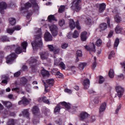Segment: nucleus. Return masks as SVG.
Instances as JSON below:
<instances>
[{"instance_id": "obj_1", "label": "nucleus", "mask_w": 125, "mask_h": 125, "mask_svg": "<svg viewBox=\"0 0 125 125\" xmlns=\"http://www.w3.org/2000/svg\"><path fill=\"white\" fill-rule=\"evenodd\" d=\"M35 40L31 44L33 49H38L39 47H42V32L41 29L36 28L35 29Z\"/></svg>"}, {"instance_id": "obj_2", "label": "nucleus", "mask_w": 125, "mask_h": 125, "mask_svg": "<svg viewBox=\"0 0 125 125\" xmlns=\"http://www.w3.org/2000/svg\"><path fill=\"white\" fill-rule=\"evenodd\" d=\"M82 0H74L72 3L71 8L73 10H76L78 12L79 10H81L80 3Z\"/></svg>"}, {"instance_id": "obj_3", "label": "nucleus", "mask_w": 125, "mask_h": 125, "mask_svg": "<svg viewBox=\"0 0 125 125\" xmlns=\"http://www.w3.org/2000/svg\"><path fill=\"white\" fill-rule=\"evenodd\" d=\"M50 31H51L52 35L53 37L57 36L58 34V27L56 24H51L49 25Z\"/></svg>"}, {"instance_id": "obj_4", "label": "nucleus", "mask_w": 125, "mask_h": 125, "mask_svg": "<svg viewBox=\"0 0 125 125\" xmlns=\"http://www.w3.org/2000/svg\"><path fill=\"white\" fill-rule=\"evenodd\" d=\"M116 91L117 94L115 96V97L118 96L119 98H121L124 94V92L125 91V88L122 86H117L116 87Z\"/></svg>"}, {"instance_id": "obj_5", "label": "nucleus", "mask_w": 125, "mask_h": 125, "mask_svg": "<svg viewBox=\"0 0 125 125\" xmlns=\"http://www.w3.org/2000/svg\"><path fill=\"white\" fill-rule=\"evenodd\" d=\"M76 26L78 30H81V26H80L79 21H77L75 23V21H74V20H70L69 21V28L71 29V30H74V29L76 28Z\"/></svg>"}, {"instance_id": "obj_6", "label": "nucleus", "mask_w": 125, "mask_h": 125, "mask_svg": "<svg viewBox=\"0 0 125 125\" xmlns=\"http://www.w3.org/2000/svg\"><path fill=\"white\" fill-rule=\"evenodd\" d=\"M49 55L48 52H42L40 53V58L42 60H47L48 63H50L51 60L48 59Z\"/></svg>"}, {"instance_id": "obj_7", "label": "nucleus", "mask_w": 125, "mask_h": 125, "mask_svg": "<svg viewBox=\"0 0 125 125\" xmlns=\"http://www.w3.org/2000/svg\"><path fill=\"white\" fill-rule=\"evenodd\" d=\"M16 58V55L14 53L11 54L9 55L7 57V60H6V63L7 64H11V63L12 62V61L15 59Z\"/></svg>"}, {"instance_id": "obj_8", "label": "nucleus", "mask_w": 125, "mask_h": 125, "mask_svg": "<svg viewBox=\"0 0 125 125\" xmlns=\"http://www.w3.org/2000/svg\"><path fill=\"white\" fill-rule=\"evenodd\" d=\"M7 5L4 2H0V12L1 14L4 13V9H6Z\"/></svg>"}, {"instance_id": "obj_9", "label": "nucleus", "mask_w": 125, "mask_h": 125, "mask_svg": "<svg viewBox=\"0 0 125 125\" xmlns=\"http://www.w3.org/2000/svg\"><path fill=\"white\" fill-rule=\"evenodd\" d=\"M85 49L87 50L90 52H95L96 49H95V45L94 43H92L90 46H85Z\"/></svg>"}, {"instance_id": "obj_10", "label": "nucleus", "mask_w": 125, "mask_h": 125, "mask_svg": "<svg viewBox=\"0 0 125 125\" xmlns=\"http://www.w3.org/2000/svg\"><path fill=\"white\" fill-rule=\"evenodd\" d=\"M27 83H28V80L25 78L22 77L21 79L20 85H21V86H25V87H26Z\"/></svg>"}, {"instance_id": "obj_11", "label": "nucleus", "mask_w": 125, "mask_h": 125, "mask_svg": "<svg viewBox=\"0 0 125 125\" xmlns=\"http://www.w3.org/2000/svg\"><path fill=\"white\" fill-rule=\"evenodd\" d=\"M44 40L46 42L52 41V36L49 32H46L44 35Z\"/></svg>"}, {"instance_id": "obj_12", "label": "nucleus", "mask_w": 125, "mask_h": 125, "mask_svg": "<svg viewBox=\"0 0 125 125\" xmlns=\"http://www.w3.org/2000/svg\"><path fill=\"white\" fill-rule=\"evenodd\" d=\"M90 82L89 79H86L83 82V85L84 89H88L89 87Z\"/></svg>"}, {"instance_id": "obj_13", "label": "nucleus", "mask_w": 125, "mask_h": 125, "mask_svg": "<svg viewBox=\"0 0 125 125\" xmlns=\"http://www.w3.org/2000/svg\"><path fill=\"white\" fill-rule=\"evenodd\" d=\"M106 106L107 104H106V103H104L101 104L99 109L100 114H102L103 112L106 110Z\"/></svg>"}, {"instance_id": "obj_14", "label": "nucleus", "mask_w": 125, "mask_h": 125, "mask_svg": "<svg viewBox=\"0 0 125 125\" xmlns=\"http://www.w3.org/2000/svg\"><path fill=\"white\" fill-rule=\"evenodd\" d=\"M87 32L86 31H84L81 33V39L82 42H85V41H86V39H87Z\"/></svg>"}, {"instance_id": "obj_15", "label": "nucleus", "mask_w": 125, "mask_h": 125, "mask_svg": "<svg viewBox=\"0 0 125 125\" xmlns=\"http://www.w3.org/2000/svg\"><path fill=\"white\" fill-rule=\"evenodd\" d=\"M106 9V4L103 3L100 4L99 8V12L102 13L103 11Z\"/></svg>"}, {"instance_id": "obj_16", "label": "nucleus", "mask_w": 125, "mask_h": 125, "mask_svg": "<svg viewBox=\"0 0 125 125\" xmlns=\"http://www.w3.org/2000/svg\"><path fill=\"white\" fill-rule=\"evenodd\" d=\"M89 117H90L89 114L85 112H82L80 114V118L82 120H84V119H86V118H89Z\"/></svg>"}, {"instance_id": "obj_17", "label": "nucleus", "mask_w": 125, "mask_h": 125, "mask_svg": "<svg viewBox=\"0 0 125 125\" xmlns=\"http://www.w3.org/2000/svg\"><path fill=\"white\" fill-rule=\"evenodd\" d=\"M31 6V3L27 2L24 4V5L21 8V11H22V10H26L28 9V8H30Z\"/></svg>"}, {"instance_id": "obj_18", "label": "nucleus", "mask_w": 125, "mask_h": 125, "mask_svg": "<svg viewBox=\"0 0 125 125\" xmlns=\"http://www.w3.org/2000/svg\"><path fill=\"white\" fill-rule=\"evenodd\" d=\"M21 104H29V101L26 98H22L21 101L19 102V104L21 105Z\"/></svg>"}, {"instance_id": "obj_19", "label": "nucleus", "mask_w": 125, "mask_h": 125, "mask_svg": "<svg viewBox=\"0 0 125 125\" xmlns=\"http://www.w3.org/2000/svg\"><path fill=\"white\" fill-rule=\"evenodd\" d=\"M32 112L35 116H37L40 114L39 111V107L38 106H34L32 108Z\"/></svg>"}, {"instance_id": "obj_20", "label": "nucleus", "mask_w": 125, "mask_h": 125, "mask_svg": "<svg viewBox=\"0 0 125 125\" xmlns=\"http://www.w3.org/2000/svg\"><path fill=\"white\" fill-rule=\"evenodd\" d=\"M87 65V63L85 62H81L79 65V69H80L81 71H83L84 67H86Z\"/></svg>"}, {"instance_id": "obj_21", "label": "nucleus", "mask_w": 125, "mask_h": 125, "mask_svg": "<svg viewBox=\"0 0 125 125\" xmlns=\"http://www.w3.org/2000/svg\"><path fill=\"white\" fill-rule=\"evenodd\" d=\"M61 104L62 105L65 106V108H66V109L67 110H70V108H71V106L70 105V104H68L65 102H63L61 103Z\"/></svg>"}, {"instance_id": "obj_22", "label": "nucleus", "mask_w": 125, "mask_h": 125, "mask_svg": "<svg viewBox=\"0 0 125 125\" xmlns=\"http://www.w3.org/2000/svg\"><path fill=\"white\" fill-rule=\"evenodd\" d=\"M100 29L101 32L102 31H105V30L107 29V24L105 23L101 24L100 25Z\"/></svg>"}, {"instance_id": "obj_23", "label": "nucleus", "mask_w": 125, "mask_h": 125, "mask_svg": "<svg viewBox=\"0 0 125 125\" xmlns=\"http://www.w3.org/2000/svg\"><path fill=\"white\" fill-rule=\"evenodd\" d=\"M115 32L116 34H120L123 31V28L119 25H117L115 29Z\"/></svg>"}, {"instance_id": "obj_24", "label": "nucleus", "mask_w": 125, "mask_h": 125, "mask_svg": "<svg viewBox=\"0 0 125 125\" xmlns=\"http://www.w3.org/2000/svg\"><path fill=\"white\" fill-rule=\"evenodd\" d=\"M9 22L10 25L13 26L14 25H15V24H16V20L14 18H10L9 19Z\"/></svg>"}, {"instance_id": "obj_25", "label": "nucleus", "mask_w": 125, "mask_h": 125, "mask_svg": "<svg viewBox=\"0 0 125 125\" xmlns=\"http://www.w3.org/2000/svg\"><path fill=\"white\" fill-rule=\"evenodd\" d=\"M21 46L22 47L23 51L26 52V49L27 48V46H28V43L26 42H23L21 43Z\"/></svg>"}, {"instance_id": "obj_26", "label": "nucleus", "mask_w": 125, "mask_h": 125, "mask_svg": "<svg viewBox=\"0 0 125 125\" xmlns=\"http://www.w3.org/2000/svg\"><path fill=\"white\" fill-rule=\"evenodd\" d=\"M41 74L43 77H48L49 76V72L45 69H43L41 72Z\"/></svg>"}, {"instance_id": "obj_27", "label": "nucleus", "mask_w": 125, "mask_h": 125, "mask_svg": "<svg viewBox=\"0 0 125 125\" xmlns=\"http://www.w3.org/2000/svg\"><path fill=\"white\" fill-rule=\"evenodd\" d=\"M54 60L55 62V65H59L60 63H61V60H62V59L60 58V59H57L56 57H54Z\"/></svg>"}, {"instance_id": "obj_28", "label": "nucleus", "mask_w": 125, "mask_h": 125, "mask_svg": "<svg viewBox=\"0 0 125 125\" xmlns=\"http://www.w3.org/2000/svg\"><path fill=\"white\" fill-rule=\"evenodd\" d=\"M33 125H37L38 124H40V121H39V117H37V116H34L33 120Z\"/></svg>"}, {"instance_id": "obj_29", "label": "nucleus", "mask_w": 125, "mask_h": 125, "mask_svg": "<svg viewBox=\"0 0 125 125\" xmlns=\"http://www.w3.org/2000/svg\"><path fill=\"white\" fill-rule=\"evenodd\" d=\"M54 83V81L53 79H48L46 80V83L49 86H52L53 85V83Z\"/></svg>"}, {"instance_id": "obj_30", "label": "nucleus", "mask_w": 125, "mask_h": 125, "mask_svg": "<svg viewBox=\"0 0 125 125\" xmlns=\"http://www.w3.org/2000/svg\"><path fill=\"white\" fill-rule=\"evenodd\" d=\"M22 114L24 115L25 117H27V119H29V117L30 116V114L29 113V111L28 109H24L22 111Z\"/></svg>"}, {"instance_id": "obj_31", "label": "nucleus", "mask_w": 125, "mask_h": 125, "mask_svg": "<svg viewBox=\"0 0 125 125\" xmlns=\"http://www.w3.org/2000/svg\"><path fill=\"white\" fill-rule=\"evenodd\" d=\"M109 77V78H111L112 79V78H114L115 76V72H114V70L110 69L108 73Z\"/></svg>"}, {"instance_id": "obj_32", "label": "nucleus", "mask_w": 125, "mask_h": 125, "mask_svg": "<svg viewBox=\"0 0 125 125\" xmlns=\"http://www.w3.org/2000/svg\"><path fill=\"white\" fill-rule=\"evenodd\" d=\"M48 20L49 22H51V21H56V19H55V17H54V16L53 15H50L48 17Z\"/></svg>"}, {"instance_id": "obj_33", "label": "nucleus", "mask_w": 125, "mask_h": 125, "mask_svg": "<svg viewBox=\"0 0 125 125\" xmlns=\"http://www.w3.org/2000/svg\"><path fill=\"white\" fill-rule=\"evenodd\" d=\"M65 8L66 7H65L64 5H61L60 7L59 8V12H60V13H62L63 11H65Z\"/></svg>"}, {"instance_id": "obj_34", "label": "nucleus", "mask_w": 125, "mask_h": 125, "mask_svg": "<svg viewBox=\"0 0 125 125\" xmlns=\"http://www.w3.org/2000/svg\"><path fill=\"white\" fill-rule=\"evenodd\" d=\"M72 37L74 38V39L79 38V32H78L77 30H75L73 34Z\"/></svg>"}, {"instance_id": "obj_35", "label": "nucleus", "mask_w": 125, "mask_h": 125, "mask_svg": "<svg viewBox=\"0 0 125 125\" xmlns=\"http://www.w3.org/2000/svg\"><path fill=\"white\" fill-rule=\"evenodd\" d=\"M101 44H102V40L101 39H98L96 42V45L97 46H101Z\"/></svg>"}, {"instance_id": "obj_36", "label": "nucleus", "mask_w": 125, "mask_h": 125, "mask_svg": "<svg viewBox=\"0 0 125 125\" xmlns=\"http://www.w3.org/2000/svg\"><path fill=\"white\" fill-rule=\"evenodd\" d=\"M119 43H120V40H119V39L117 38L115 40L114 45L115 48L118 47V46L119 45Z\"/></svg>"}, {"instance_id": "obj_37", "label": "nucleus", "mask_w": 125, "mask_h": 125, "mask_svg": "<svg viewBox=\"0 0 125 125\" xmlns=\"http://www.w3.org/2000/svg\"><path fill=\"white\" fill-rule=\"evenodd\" d=\"M7 33L10 34V35H12L13 33H14V29L13 28H8L7 29Z\"/></svg>"}, {"instance_id": "obj_38", "label": "nucleus", "mask_w": 125, "mask_h": 125, "mask_svg": "<svg viewBox=\"0 0 125 125\" xmlns=\"http://www.w3.org/2000/svg\"><path fill=\"white\" fill-rule=\"evenodd\" d=\"M114 19L117 23H120V22H121V17H120L118 15H116L115 16Z\"/></svg>"}, {"instance_id": "obj_39", "label": "nucleus", "mask_w": 125, "mask_h": 125, "mask_svg": "<svg viewBox=\"0 0 125 125\" xmlns=\"http://www.w3.org/2000/svg\"><path fill=\"white\" fill-rule=\"evenodd\" d=\"M3 104L5 105V106H6L8 108L10 107L11 106V103L9 102H3Z\"/></svg>"}, {"instance_id": "obj_40", "label": "nucleus", "mask_w": 125, "mask_h": 125, "mask_svg": "<svg viewBox=\"0 0 125 125\" xmlns=\"http://www.w3.org/2000/svg\"><path fill=\"white\" fill-rule=\"evenodd\" d=\"M64 24H65V21L64 20H60L59 21V25H60L61 27L64 26Z\"/></svg>"}, {"instance_id": "obj_41", "label": "nucleus", "mask_w": 125, "mask_h": 125, "mask_svg": "<svg viewBox=\"0 0 125 125\" xmlns=\"http://www.w3.org/2000/svg\"><path fill=\"white\" fill-rule=\"evenodd\" d=\"M60 106L58 105H57L56 107L55 108L54 113H59V112L60 111Z\"/></svg>"}, {"instance_id": "obj_42", "label": "nucleus", "mask_w": 125, "mask_h": 125, "mask_svg": "<svg viewBox=\"0 0 125 125\" xmlns=\"http://www.w3.org/2000/svg\"><path fill=\"white\" fill-rule=\"evenodd\" d=\"M15 51L17 54H20V53L22 52V49H21L20 47H17Z\"/></svg>"}, {"instance_id": "obj_43", "label": "nucleus", "mask_w": 125, "mask_h": 125, "mask_svg": "<svg viewBox=\"0 0 125 125\" xmlns=\"http://www.w3.org/2000/svg\"><path fill=\"white\" fill-rule=\"evenodd\" d=\"M47 46L50 51H54V48H55V47L53 46V45H48Z\"/></svg>"}, {"instance_id": "obj_44", "label": "nucleus", "mask_w": 125, "mask_h": 125, "mask_svg": "<svg viewBox=\"0 0 125 125\" xmlns=\"http://www.w3.org/2000/svg\"><path fill=\"white\" fill-rule=\"evenodd\" d=\"M68 46H69V45L67 43H63L62 44V45H61V47L63 49H66V48H67Z\"/></svg>"}, {"instance_id": "obj_45", "label": "nucleus", "mask_w": 125, "mask_h": 125, "mask_svg": "<svg viewBox=\"0 0 125 125\" xmlns=\"http://www.w3.org/2000/svg\"><path fill=\"white\" fill-rule=\"evenodd\" d=\"M42 82H43V83H44V88H45V91L46 92H48V91H49V89H47V88H48V85H47L46 84V83H45L44 82V81H42Z\"/></svg>"}, {"instance_id": "obj_46", "label": "nucleus", "mask_w": 125, "mask_h": 125, "mask_svg": "<svg viewBox=\"0 0 125 125\" xmlns=\"http://www.w3.org/2000/svg\"><path fill=\"white\" fill-rule=\"evenodd\" d=\"M14 31H19L21 30V26L19 25H16L13 27Z\"/></svg>"}, {"instance_id": "obj_47", "label": "nucleus", "mask_w": 125, "mask_h": 125, "mask_svg": "<svg viewBox=\"0 0 125 125\" xmlns=\"http://www.w3.org/2000/svg\"><path fill=\"white\" fill-rule=\"evenodd\" d=\"M20 87L16 85V87L12 89V91H16V92H19Z\"/></svg>"}, {"instance_id": "obj_48", "label": "nucleus", "mask_w": 125, "mask_h": 125, "mask_svg": "<svg viewBox=\"0 0 125 125\" xmlns=\"http://www.w3.org/2000/svg\"><path fill=\"white\" fill-rule=\"evenodd\" d=\"M76 54L79 57H82V56H83V52L81 51V50H77Z\"/></svg>"}, {"instance_id": "obj_49", "label": "nucleus", "mask_w": 125, "mask_h": 125, "mask_svg": "<svg viewBox=\"0 0 125 125\" xmlns=\"http://www.w3.org/2000/svg\"><path fill=\"white\" fill-rule=\"evenodd\" d=\"M114 56H115V52H114L113 51H112L108 56V58L109 59H111L112 57H114Z\"/></svg>"}, {"instance_id": "obj_50", "label": "nucleus", "mask_w": 125, "mask_h": 125, "mask_svg": "<svg viewBox=\"0 0 125 125\" xmlns=\"http://www.w3.org/2000/svg\"><path fill=\"white\" fill-rule=\"evenodd\" d=\"M120 110H121V104L117 105V108L115 110L116 115H118V114H119V111H120Z\"/></svg>"}, {"instance_id": "obj_51", "label": "nucleus", "mask_w": 125, "mask_h": 125, "mask_svg": "<svg viewBox=\"0 0 125 125\" xmlns=\"http://www.w3.org/2000/svg\"><path fill=\"white\" fill-rule=\"evenodd\" d=\"M14 124H15V121H14V120L12 119L8 121L7 125H14Z\"/></svg>"}, {"instance_id": "obj_52", "label": "nucleus", "mask_w": 125, "mask_h": 125, "mask_svg": "<svg viewBox=\"0 0 125 125\" xmlns=\"http://www.w3.org/2000/svg\"><path fill=\"white\" fill-rule=\"evenodd\" d=\"M1 40L2 42H9L8 38L6 36H3L1 37Z\"/></svg>"}, {"instance_id": "obj_53", "label": "nucleus", "mask_w": 125, "mask_h": 125, "mask_svg": "<svg viewBox=\"0 0 125 125\" xmlns=\"http://www.w3.org/2000/svg\"><path fill=\"white\" fill-rule=\"evenodd\" d=\"M104 80L105 79H104V78H103V77L100 76L99 81V83H104Z\"/></svg>"}, {"instance_id": "obj_54", "label": "nucleus", "mask_w": 125, "mask_h": 125, "mask_svg": "<svg viewBox=\"0 0 125 125\" xmlns=\"http://www.w3.org/2000/svg\"><path fill=\"white\" fill-rule=\"evenodd\" d=\"M60 48L57 47V48H55L54 49V52L55 53V54H58L59 52H60Z\"/></svg>"}, {"instance_id": "obj_55", "label": "nucleus", "mask_w": 125, "mask_h": 125, "mask_svg": "<svg viewBox=\"0 0 125 125\" xmlns=\"http://www.w3.org/2000/svg\"><path fill=\"white\" fill-rule=\"evenodd\" d=\"M59 65L63 69V70H65L66 66L63 62H61Z\"/></svg>"}, {"instance_id": "obj_56", "label": "nucleus", "mask_w": 125, "mask_h": 125, "mask_svg": "<svg viewBox=\"0 0 125 125\" xmlns=\"http://www.w3.org/2000/svg\"><path fill=\"white\" fill-rule=\"evenodd\" d=\"M63 74H62L61 73H60L59 71L57 72L56 74V76L57 78H61L62 77Z\"/></svg>"}, {"instance_id": "obj_57", "label": "nucleus", "mask_w": 125, "mask_h": 125, "mask_svg": "<svg viewBox=\"0 0 125 125\" xmlns=\"http://www.w3.org/2000/svg\"><path fill=\"white\" fill-rule=\"evenodd\" d=\"M43 113H44L45 115H48V114L49 113V109L47 108H44L43 110Z\"/></svg>"}, {"instance_id": "obj_58", "label": "nucleus", "mask_w": 125, "mask_h": 125, "mask_svg": "<svg viewBox=\"0 0 125 125\" xmlns=\"http://www.w3.org/2000/svg\"><path fill=\"white\" fill-rule=\"evenodd\" d=\"M34 11H38L39 10V6L38 4L35 3L34 6Z\"/></svg>"}, {"instance_id": "obj_59", "label": "nucleus", "mask_w": 125, "mask_h": 125, "mask_svg": "<svg viewBox=\"0 0 125 125\" xmlns=\"http://www.w3.org/2000/svg\"><path fill=\"white\" fill-rule=\"evenodd\" d=\"M99 101H100V100H99V98L98 97H96L94 99V102L95 104H98V103H99Z\"/></svg>"}, {"instance_id": "obj_60", "label": "nucleus", "mask_w": 125, "mask_h": 125, "mask_svg": "<svg viewBox=\"0 0 125 125\" xmlns=\"http://www.w3.org/2000/svg\"><path fill=\"white\" fill-rule=\"evenodd\" d=\"M69 70H70V71H72L73 73V74H75V73H76V67H75V66H71L69 68Z\"/></svg>"}, {"instance_id": "obj_61", "label": "nucleus", "mask_w": 125, "mask_h": 125, "mask_svg": "<svg viewBox=\"0 0 125 125\" xmlns=\"http://www.w3.org/2000/svg\"><path fill=\"white\" fill-rule=\"evenodd\" d=\"M45 98H43V97H40L39 98H38V102H45V101H44Z\"/></svg>"}, {"instance_id": "obj_62", "label": "nucleus", "mask_w": 125, "mask_h": 125, "mask_svg": "<svg viewBox=\"0 0 125 125\" xmlns=\"http://www.w3.org/2000/svg\"><path fill=\"white\" fill-rule=\"evenodd\" d=\"M96 120V119L95 118V116H92L90 117V122H92V123H93V122H95Z\"/></svg>"}, {"instance_id": "obj_63", "label": "nucleus", "mask_w": 125, "mask_h": 125, "mask_svg": "<svg viewBox=\"0 0 125 125\" xmlns=\"http://www.w3.org/2000/svg\"><path fill=\"white\" fill-rule=\"evenodd\" d=\"M43 98H45L44 99V101L45 102H43L44 103H46V104H49V100H47L46 97H43Z\"/></svg>"}, {"instance_id": "obj_64", "label": "nucleus", "mask_w": 125, "mask_h": 125, "mask_svg": "<svg viewBox=\"0 0 125 125\" xmlns=\"http://www.w3.org/2000/svg\"><path fill=\"white\" fill-rule=\"evenodd\" d=\"M21 73L20 71L17 72L14 74V77L17 78V77H19Z\"/></svg>"}]
</instances>
